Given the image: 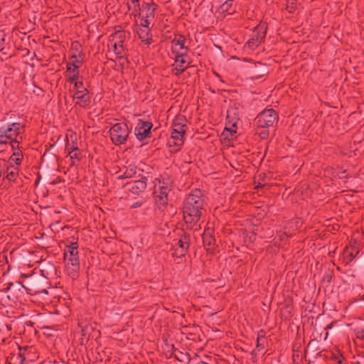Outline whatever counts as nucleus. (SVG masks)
Wrapping results in <instances>:
<instances>
[{
	"mask_svg": "<svg viewBox=\"0 0 364 364\" xmlns=\"http://www.w3.org/2000/svg\"><path fill=\"white\" fill-rule=\"evenodd\" d=\"M129 133V128L125 122L116 123L109 129L111 140L115 145L124 144Z\"/></svg>",
	"mask_w": 364,
	"mask_h": 364,
	"instance_id": "obj_3",
	"label": "nucleus"
},
{
	"mask_svg": "<svg viewBox=\"0 0 364 364\" xmlns=\"http://www.w3.org/2000/svg\"><path fill=\"white\" fill-rule=\"evenodd\" d=\"M73 98L75 102V104L82 107H87L90 102L87 90L85 92H82V91L75 92L73 95Z\"/></svg>",
	"mask_w": 364,
	"mask_h": 364,
	"instance_id": "obj_14",
	"label": "nucleus"
},
{
	"mask_svg": "<svg viewBox=\"0 0 364 364\" xmlns=\"http://www.w3.org/2000/svg\"><path fill=\"white\" fill-rule=\"evenodd\" d=\"M2 60H1V59L0 58V61H2Z\"/></svg>",
	"mask_w": 364,
	"mask_h": 364,
	"instance_id": "obj_40",
	"label": "nucleus"
},
{
	"mask_svg": "<svg viewBox=\"0 0 364 364\" xmlns=\"http://www.w3.org/2000/svg\"><path fill=\"white\" fill-rule=\"evenodd\" d=\"M358 253V251L355 249H346L344 251V255H349L352 258L355 257V255Z\"/></svg>",
	"mask_w": 364,
	"mask_h": 364,
	"instance_id": "obj_35",
	"label": "nucleus"
},
{
	"mask_svg": "<svg viewBox=\"0 0 364 364\" xmlns=\"http://www.w3.org/2000/svg\"><path fill=\"white\" fill-rule=\"evenodd\" d=\"M19 123L7 124L0 127V144H6L12 141L20 133Z\"/></svg>",
	"mask_w": 364,
	"mask_h": 364,
	"instance_id": "obj_6",
	"label": "nucleus"
},
{
	"mask_svg": "<svg viewBox=\"0 0 364 364\" xmlns=\"http://www.w3.org/2000/svg\"><path fill=\"white\" fill-rule=\"evenodd\" d=\"M77 247L78 245L77 242H72L70 245H68L64 254L65 257L78 255Z\"/></svg>",
	"mask_w": 364,
	"mask_h": 364,
	"instance_id": "obj_24",
	"label": "nucleus"
},
{
	"mask_svg": "<svg viewBox=\"0 0 364 364\" xmlns=\"http://www.w3.org/2000/svg\"><path fill=\"white\" fill-rule=\"evenodd\" d=\"M157 9V5L154 2H147L144 3L142 5V9H139L136 11L133 8L131 11V15L136 16H139L140 18L141 23H151L154 16L155 11Z\"/></svg>",
	"mask_w": 364,
	"mask_h": 364,
	"instance_id": "obj_4",
	"label": "nucleus"
},
{
	"mask_svg": "<svg viewBox=\"0 0 364 364\" xmlns=\"http://www.w3.org/2000/svg\"><path fill=\"white\" fill-rule=\"evenodd\" d=\"M204 205V198L200 190L196 189L188 194L183 207V219L188 228L197 229L205 212Z\"/></svg>",
	"mask_w": 364,
	"mask_h": 364,
	"instance_id": "obj_1",
	"label": "nucleus"
},
{
	"mask_svg": "<svg viewBox=\"0 0 364 364\" xmlns=\"http://www.w3.org/2000/svg\"><path fill=\"white\" fill-rule=\"evenodd\" d=\"M125 39V33L124 31L117 30L109 37L108 46L113 50L122 65L126 63V59L123 58L124 52V41Z\"/></svg>",
	"mask_w": 364,
	"mask_h": 364,
	"instance_id": "obj_2",
	"label": "nucleus"
},
{
	"mask_svg": "<svg viewBox=\"0 0 364 364\" xmlns=\"http://www.w3.org/2000/svg\"><path fill=\"white\" fill-rule=\"evenodd\" d=\"M5 43V33L3 31H0V58L4 60L6 58V53L3 52L4 49Z\"/></svg>",
	"mask_w": 364,
	"mask_h": 364,
	"instance_id": "obj_29",
	"label": "nucleus"
},
{
	"mask_svg": "<svg viewBox=\"0 0 364 364\" xmlns=\"http://www.w3.org/2000/svg\"><path fill=\"white\" fill-rule=\"evenodd\" d=\"M84 56V53H73L71 54L70 61L68 63L67 65L79 68L82 64Z\"/></svg>",
	"mask_w": 364,
	"mask_h": 364,
	"instance_id": "obj_19",
	"label": "nucleus"
},
{
	"mask_svg": "<svg viewBox=\"0 0 364 364\" xmlns=\"http://www.w3.org/2000/svg\"><path fill=\"white\" fill-rule=\"evenodd\" d=\"M187 55H175V73L179 75L185 70V63H186Z\"/></svg>",
	"mask_w": 364,
	"mask_h": 364,
	"instance_id": "obj_17",
	"label": "nucleus"
},
{
	"mask_svg": "<svg viewBox=\"0 0 364 364\" xmlns=\"http://www.w3.org/2000/svg\"><path fill=\"white\" fill-rule=\"evenodd\" d=\"M294 1V0H289V1H288L287 9H289V12H292V10L294 9V7H293Z\"/></svg>",
	"mask_w": 364,
	"mask_h": 364,
	"instance_id": "obj_36",
	"label": "nucleus"
},
{
	"mask_svg": "<svg viewBox=\"0 0 364 364\" xmlns=\"http://www.w3.org/2000/svg\"><path fill=\"white\" fill-rule=\"evenodd\" d=\"M70 50H71L72 54L73 53H82L81 51V45L77 41L72 43Z\"/></svg>",
	"mask_w": 364,
	"mask_h": 364,
	"instance_id": "obj_30",
	"label": "nucleus"
},
{
	"mask_svg": "<svg viewBox=\"0 0 364 364\" xmlns=\"http://www.w3.org/2000/svg\"><path fill=\"white\" fill-rule=\"evenodd\" d=\"M12 286H13V284L11 283V284H9V286L8 287L4 288L3 290L1 291V299L3 301H4L5 299H6L9 301L7 303V304H11V303H15L17 299V296H14L11 292V287Z\"/></svg>",
	"mask_w": 364,
	"mask_h": 364,
	"instance_id": "obj_18",
	"label": "nucleus"
},
{
	"mask_svg": "<svg viewBox=\"0 0 364 364\" xmlns=\"http://www.w3.org/2000/svg\"><path fill=\"white\" fill-rule=\"evenodd\" d=\"M10 163L14 162L16 164H19L21 162V159L19 157V154L18 153H14L10 158Z\"/></svg>",
	"mask_w": 364,
	"mask_h": 364,
	"instance_id": "obj_34",
	"label": "nucleus"
},
{
	"mask_svg": "<svg viewBox=\"0 0 364 364\" xmlns=\"http://www.w3.org/2000/svg\"><path fill=\"white\" fill-rule=\"evenodd\" d=\"M18 175V171L16 167L8 168L6 171V177L9 181H14Z\"/></svg>",
	"mask_w": 364,
	"mask_h": 364,
	"instance_id": "obj_28",
	"label": "nucleus"
},
{
	"mask_svg": "<svg viewBox=\"0 0 364 364\" xmlns=\"http://www.w3.org/2000/svg\"><path fill=\"white\" fill-rule=\"evenodd\" d=\"M65 73L66 77H68V80L70 82H75L76 80H79L80 75L77 68L67 65Z\"/></svg>",
	"mask_w": 364,
	"mask_h": 364,
	"instance_id": "obj_21",
	"label": "nucleus"
},
{
	"mask_svg": "<svg viewBox=\"0 0 364 364\" xmlns=\"http://www.w3.org/2000/svg\"><path fill=\"white\" fill-rule=\"evenodd\" d=\"M356 338L363 340L364 338V331L361 328H356L354 331Z\"/></svg>",
	"mask_w": 364,
	"mask_h": 364,
	"instance_id": "obj_33",
	"label": "nucleus"
},
{
	"mask_svg": "<svg viewBox=\"0 0 364 364\" xmlns=\"http://www.w3.org/2000/svg\"><path fill=\"white\" fill-rule=\"evenodd\" d=\"M172 128V132L186 134V124L184 117L182 116L176 117L173 122Z\"/></svg>",
	"mask_w": 364,
	"mask_h": 364,
	"instance_id": "obj_16",
	"label": "nucleus"
},
{
	"mask_svg": "<svg viewBox=\"0 0 364 364\" xmlns=\"http://www.w3.org/2000/svg\"><path fill=\"white\" fill-rule=\"evenodd\" d=\"M139 1L140 0H130L131 4H128L129 10H132L133 8L137 11L139 9Z\"/></svg>",
	"mask_w": 364,
	"mask_h": 364,
	"instance_id": "obj_32",
	"label": "nucleus"
},
{
	"mask_svg": "<svg viewBox=\"0 0 364 364\" xmlns=\"http://www.w3.org/2000/svg\"><path fill=\"white\" fill-rule=\"evenodd\" d=\"M257 133L259 136V137L262 139L267 138V136H269V131L267 129V128H259L258 127Z\"/></svg>",
	"mask_w": 364,
	"mask_h": 364,
	"instance_id": "obj_31",
	"label": "nucleus"
},
{
	"mask_svg": "<svg viewBox=\"0 0 364 364\" xmlns=\"http://www.w3.org/2000/svg\"><path fill=\"white\" fill-rule=\"evenodd\" d=\"M346 173V171H344L343 172H342L341 174L338 173V176L339 178H344L345 176H343V174Z\"/></svg>",
	"mask_w": 364,
	"mask_h": 364,
	"instance_id": "obj_38",
	"label": "nucleus"
},
{
	"mask_svg": "<svg viewBox=\"0 0 364 364\" xmlns=\"http://www.w3.org/2000/svg\"><path fill=\"white\" fill-rule=\"evenodd\" d=\"M232 6L233 1L228 0L220 6L219 11L221 14H231L235 11Z\"/></svg>",
	"mask_w": 364,
	"mask_h": 364,
	"instance_id": "obj_23",
	"label": "nucleus"
},
{
	"mask_svg": "<svg viewBox=\"0 0 364 364\" xmlns=\"http://www.w3.org/2000/svg\"><path fill=\"white\" fill-rule=\"evenodd\" d=\"M185 134L178 133V132H171V135L170 139H168V144L171 149V152H177L178 151L183 143V138Z\"/></svg>",
	"mask_w": 364,
	"mask_h": 364,
	"instance_id": "obj_11",
	"label": "nucleus"
},
{
	"mask_svg": "<svg viewBox=\"0 0 364 364\" xmlns=\"http://www.w3.org/2000/svg\"><path fill=\"white\" fill-rule=\"evenodd\" d=\"M173 53L176 55H187L188 48L185 46V38L182 36H176L171 42Z\"/></svg>",
	"mask_w": 364,
	"mask_h": 364,
	"instance_id": "obj_10",
	"label": "nucleus"
},
{
	"mask_svg": "<svg viewBox=\"0 0 364 364\" xmlns=\"http://www.w3.org/2000/svg\"><path fill=\"white\" fill-rule=\"evenodd\" d=\"M21 277H26V278H27V277H28V275H26V274H21Z\"/></svg>",
	"mask_w": 364,
	"mask_h": 364,
	"instance_id": "obj_39",
	"label": "nucleus"
},
{
	"mask_svg": "<svg viewBox=\"0 0 364 364\" xmlns=\"http://www.w3.org/2000/svg\"><path fill=\"white\" fill-rule=\"evenodd\" d=\"M146 183L144 180H137L132 185L131 191L133 193L138 194L146 189Z\"/></svg>",
	"mask_w": 364,
	"mask_h": 364,
	"instance_id": "obj_22",
	"label": "nucleus"
},
{
	"mask_svg": "<svg viewBox=\"0 0 364 364\" xmlns=\"http://www.w3.org/2000/svg\"><path fill=\"white\" fill-rule=\"evenodd\" d=\"M153 124L151 122L139 119L135 127L136 137L142 141L150 136V131Z\"/></svg>",
	"mask_w": 364,
	"mask_h": 364,
	"instance_id": "obj_9",
	"label": "nucleus"
},
{
	"mask_svg": "<svg viewBox=\"0 0 364 364\" xmlns=\"http://www.w3.org/2000/svg\"><path fill=\"white\" fill-rule=\"evenodd\" d=\"M265 30L264 24H259L255 28L252 37L247 43V46L250 49H255L262 42L266 35Z\"/></svg>",
	"mask_w": 364,
	"mask_h": 364,
	"instance_id": "obj_8",
	"label": "nucleus"
},
{
	"mask_svg": "<svg viewBox=\"0 0 364 364\" xmlns=\"http://www.w3.org/2000/svg\"><path fill=\"white\" fill-rule=\"evenodd\" d=\"M136 173V168L135 166L130 165L124 171L123 175L119 176V178H132Z\"/></svg>",
	"mask_w": 364,
	"mask_h": 364,
	"instance_id": "obj_25",
	"label": "nucleus"
},
{
	"mask_svg": "<svg viewBox=\"0 0 364 364\" xmlns=\"http://www.w3.org/2000/svg\"><path fill=\"white\" fill-rule=\"evenodd\" d=\"M277 118V114L274 109H265L257 117V126L259 128H268L273 125Z\"/></svg>",
	"mask_w": 364,
	"mask_h": 364,
	"instance_id": "obj_7",
	"label": "nucleus"
},
{
	"mask_svg": "<svg viewBox=\"0 0 364 364\" xmlns=\"http://www.w3.org/2000/svg\"><path fill=\"white\" fill-rule=\"evenodd\" d=\"M189 247L188 239L185 236L180 239L176 243L175 255L177 257L183 256Z\"/></svg>",
	"mask_w": 364,
	"mask_h": 364,
	"instance_id": "obj_15",
	"label": "nucleus"
},
{
	"mask_svg": "<svg viewBox=\"0 0 364 364\" xmlns=\"http://www.w3.org/2000/svg\"><path fill=\"white\" fill-rule=\"evenodd\" d=\"M333 323L334 322H331L330 324H328L327 326H326V329H331V328H333Z\"/></svg>",
	"mask_w": 364,
	"mask_h": 364,
	"instance_id": "obj_37",
	"label": "nucleus"
},
{
	"mask_svg": "<svg viewBox=\"0 0 364 364\" xmlns=\"http://www.w3.org/2000/svg\"><path fill=\"white\" fill-rule=\"evenodd\" d=\"M170 186L165 181H159L155 184V200L159 209L163 210L168 203V193L170 191Z\"/></svg>",
	"mask_w": 364,
	"mask_h": 364,
	"instance_id": "obj_5",
	"label": "nucleus"
},
{
	"mask_svg": "<svg viewBox=\"0 0 364 364\" xmlns=\"http://www.w3.org/2000/svg\"><path fill=\"white\" fill-rule=\"evenodd\" d=\"M67 259V269L69 274L75 277L77 275V270L79 269V258L78 255L76 256H68L65 257Z\"/></svg>",
	"mask_w": 364,
	"mask_h": 364,
	"instance_id": "obj_13",
	"label": "nucleus"
},
{
	"mask_svg": "<svg viewBox=\"0 0 364 364\" xmlns=\"http://www.w3.org/2000/svg\"><path fill=\"white\" fill-rule=\"evenodd\" d=\"M72 141L71 142L68 139V142L66 144V151L70 156L71 159H77L78 158V147L77 145L75 143L74 140H73V136H70Z\"/></svg>",
	"mask_w": 364,
	"mask_h": 364,
	"instance_id": "obj_20",
	"label": "nucleus"
},
{
	"mask_svg": "<svg viewBox=\"0 0 364 364\" xmlns=\"http://www.w3.org/2000/svg\"><path fill=\"white\" fill-rule=\"evenodd\" d=\"M70 83L73 84V93L75 92H79L82 91V92H85L87 90V88L84 86L82 81L81 80H76L75 82H71Z\"/></svg>",
	"mask_w": 364,
	"mask_h": 364,
	"instance_id": "obj_27",
	"label": "nucleus"
},
{
	"mask_svg": "<svg viewBox=\"0 0 364 364\" xmlns=\"http://www.w3.org/2000/svg\"><path fill=\"white\" fill-rule=\"evenodd\" d=\"M150 23H141V21L137 30L139 37L141 38V41L146 44H149L151 41V37L150 35Z\"/></svg>",
	"mask_w": 364,
	"mask_h": 364,
	"instance_id": "obj_12",
	"label": "nucleus"
},
{
	"mask_svg": "<svg viewBox=\"0 0 364 364\" xmlns=\"http://www.w3.org/2000/svg\"><path fill=\"white\" fill-rule=\"evenodd\" d=\"M237 132L235 123H233L232 125L226 124L225 127V130L223 133V135L226 136H233V135Z\"/></svg>",
	"mask_w": 364,
	"mask_h": 364,
	"instance_id": "obj_26",
	"label": "nucleus"
}]
</instances>
